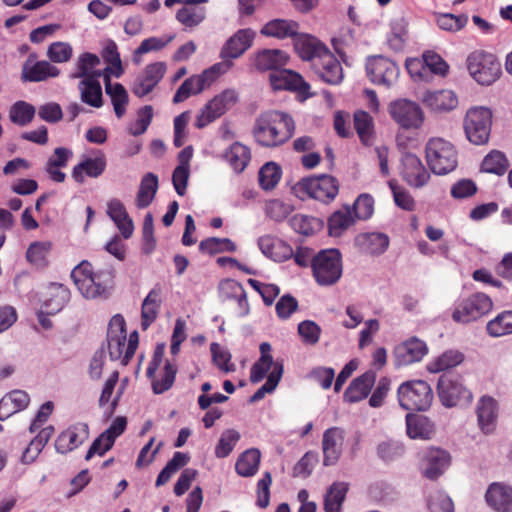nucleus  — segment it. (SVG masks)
Wrapping results in <instances>:
<instances>
[{
  "label": "nucleus",
  "instance_id": "f257e3e1",
  "mask_svg": "<svg viewBox=\"0 0 512 512\" xmlns=\"http://www.w3.org/2000/svg\"><path fill=\"white\" fill-rule=\"evenodd\" d=\"M295 123L292 117L278 110L259 114L254 122L252 135L263 147H277L287 142L294 134Z\"/></svg>",
  "mask_w": 512,
  "mask_h": 512
},
{
  "label": "nucleus",
  "instance_id": "f03ea898",
  "mask_svg": "<svg viewBox=\"0 0 512 512\" xmlns=\"http://www.w3.org/2000/svg\"><path fill=\"white\" fill-rule=\"evenodd\" d=\"M78 290L85 298L106 296L113 286L114 270L111 267L93 271L88 261H82L71 272Z\"/></svg>",
  "mask_w": 512,
  "mask_h": 512
},
{
  "label": "nucleus",
  "instance_id": "7ed1b4c3",
  "mask_svg": "<svg viewBox=\"0 0 512 512\" xmlns=\"http://www.w3.org/2000/svg\"><path fill=\"white\" fill-rule=\"evenodd\" d=\"M292 192L299 199L308 197L328 204L338 195L339 182L334 176L327 174L306 177L292 187Z\"/></svg>",
  "mask_w": 512,
  "mask_h": 512
},
{
  "label": "nucleus",
  "instance_id": "20e7f679",
  "mask_svg": "<svg viewBox=\"0 0 512 512\" xmlns=\"http://www.w3.org/2000/svg\"><path fill=\"white\" fill-rule=\"evenodd\" d=\"M427 163L433 173L446 175L458 164V154L452 143L443 138H431L426 145Z\"/></svg>",
  "mask_w": 512,
  "mask_h": 512
},
{
  "label": "nucleus",
  "instance_id": "39448f33",
  "mask_svg": "<svg viewBox=\"0 0 512 512\" xmlns=\"http://www.w3.org/2000/svg\"><path fill=\"white\" fill-rule=\"evenodd\" d=\"M399 404L405 410L425 411L433 401L430 385L423 380H411L402 383L398 388Z\"/></svg>",
  "mask_w": 512,
  "mask_h": 512
},
{
  "label": "nucleus",
  "instance_id": "423d86ee",
  "mask_svg": "<svg viewBox=\"0 0 512 512\" xmlns=\"http://www.w3.org/2000/svg\"><path fill=\"white\" fill-rule=\"evenodd\" d=\"M467 68L473 79L481 85H491L501 74V64L496 56L475 51L467 58Z\"/></svg>",
  "mask_w": 512,
  "mask_h": 512
},
{
  "label": "nucleus",
  "instance_id": "0eeeda50",
  "mask_svg": "<svg viewBox=\"0 0 512 512\" xmlns=\"http://www.w3.org/2000/svg\"><path fill=\"white\" fill-rule=\"evenodd\" d=\"M313 274L320 285L336 283L342 274L341 254L337 249L320 251L312 261Z\"/></svg>",
  "mask_w": 512,
  "mask_h": 512
},
{
  "label": "nucleus",
  "instance_id": "6e6552de",
  "mask_svg": "<svg viewBox=\"0 0 512 512\" xmlns=\"http://www.w3.org/2000/svg\"><path fill=\"white\" fill-rule=\"evenodd\" d=\"M492 123V114L488 108L476 107L468 110L464 119V130L467 139L475 144L487 143Z\"/></svg>",
  "mask_w": 512,
  "mask_h": 512
},
{
  "label": "nucleus",
  "instance_id": "1a4fd4ad",
  "mask_svg": "<svg viewBox=\"0 0 512 512\" xmlns=\"http://www.w3.org/2000/svg\"><path fill=\"white\" fill-rule=\"evenodd\" d=\"M493 308L491 298L485 293L477 292L458 304L452 313V319L461 324L476 321Z\"/></svg>",
  "mask_w": 512,
  "mask_h": 512
},
{
  "label": "nucleus",
  "instance_id": "9d476101",
  "mask_svg": "<svg viewBox=\"0 0 512 512\" xmlns=\"http://www.w3.org/2000/svg\"><path fill=\"white\" fill-rule=\"evenodd\" d=\"M438 394L442 404L446 407H453L460 402H469L472 398L471 392L463 385L461 379L452 374H444L438 381Z\"/></svg>",
  "mask_w": 512,
  "mask_h": 512
},
{
  "label": "nucleus",
  "instance_id": "9b49d317",
  "mask_svg": "<svg viewBox=\"0 0 512 512\" xmlns=\"http://www.w3.org/2000/svg\"><path fill=\"white\" fill-rule=\"evenodd\" d=\"M393 120L404 129H417L424 121V114L420 106L407 99H398L389 106Z\"/></svg>",
  "mask_w": 512,
  "mask_h": 512
},
{
  "label": "nucleus",
  "instance_id": "f8f14e48",
  "mask_svg": "<svg viewBox=\"0 0 512 512\" xmlns=\"http://www.w3.org/2000/svg\"><path fill=\"white\" fill-rule=\"evenodd\" d=\"M236 101L237 94L234 90L223 91L205 105L196 118L195 126L199 129L204 128L222 116Z\"/></svg>",
  "mask_w": 512,
  "mask_h": 512
},
{
  "label": "nucleus",
  "instance_id": "ddd939ff",
  "mask_svg": "<svg viewBox=\"0 0 512 512\" xmlns=\"http://www.w3.org/2000/svg\"><path fill=\"white\" fill-rule=\"evenodd\" d=\"M366 71L370 80L379 85L391 86L399 74L398 66L388 58L373 56L367 60Z\"/></svg>",
  "mask_w": 512,
  "mask_h": 512
},
{
  "label": "nucleus",
  "instance_id": "4468645a",
  "mask_svg": "<svg viewBox=\"0 0 512 512\" xmlns=\"http://www.w3.org/2000/svg\"><path fill=\"white\" fill-rule=\"evenodd\" d=\"M126 324L122 315H114L108 326L107 347L111 360L123 358L126 350Z\"/></svg>",
  "mask_w": 512,
  "mask_h": 512
},
{
  "label": "nucleus",
  "instance_id": "2eb2a0df",
  "mask_svg": "<svg viewBox=\"0 0 512 512\" xmlns=\"http://www.w3.org/2000/svg\"><path fill=\"white\" fill-rule=\"evenodd\" d=\"M312 69L324 82L330 85L339 84L343 79L342 66L329 49L315 58Z\"/></svg>",
  "mask_w": 512,
  "mask_h": 512
},
{
  "label": "nucleus",
  "instance_id": "dca6fc26",
  "mask_svg": "<svg viewBox=\"0 0 512 512\" xmlns=\"http://www.w3.org/2000/svg\"><path fill=\"white\" fill-rule=\"evenodd\" d=\"M426 343L417 337H411L398 344L394 349V359L397 366H408L419 362L427 354Z\"/></svg>",
  "mask_w": 512,
  "mask_h": 512
},
{
  "label": "nucleus",
  "instance_id": "f3484780",
  "mask_svg": "<svg viewBox=\"0 0 512 512\" xmlns=\"http://www.w3.org/2000/svg\"><path fill=\"white\" fill-rule=\"evenodd\" d=\"M89 438V426L86 423H76L62 431L56 438L55 449L60 454H67Z\"/></svg>",
  "mask_w": 512,
  "mask_h": 512
},
{
  "label": "nucleus",
  "instance_id": "a211bd4d",
  "mask_svg": "<svg viewBox=\"0 0 512 512\" xmlns=\"http://www.w3.org/2000/svg\"><path fill=\"white\" fill-rule=\"evenodd\" d=\"M165 71L166 65L164 62L149 64L133 82L132 92L139 98L148 95L164 77Z\"/></svg>",
  "mask_w": 512,
  "mask_h": 512
},
{
  "label": "nucleus",
  "instance_id": "6ab92c4d",
  "mask_svg": "<svg viewBox=\"0 0 512 512\" xmlns=\"http://www.w3.org/2000/svg\"><path fill=\"white\" fill-rule=\"evenodd\" d=\"M401 175L407 184L415 188L423 187L430 179V174L421 160L411 153L402 156Z\"/></svg>",
  "mask_w": 512,
  "mask_h": 512
},
{
  "label": "nucleus",
  "instance_id": "aec40b11",
  "mask_svg": "<svg viewBox=\"0 0 512 512\" xmlns=\"http://www.w3.org/2000/svg\"><path fill=\"white\" fill-rule=\"evenodd\" d=\"M344 431L338 427L327 429L322 437L323 465H335L342 453Z\"/></svg>",
  "mask_w": 512,
  "mask_h": 512
},
{
  "label": "nucleus",
  "instance_id": "412c9836",
  "mask_svg": "<svg viewBox=\"0 0 512 512\" xmlns=\"http://www.w3.org/2000/svg\"><path fill=\"white\" fill-rule=\"evenodd\" d=\"M60 70L47 61H36V55L30 54L22 67V79L30 82L45 81L49 77H56Z\"/></svg>",
  "mask_w": 512,
  "mask_h": 512
},
{
  "label": "nucleus",
  "instance_id": "4be33fe9",
  "mask_svg": "<svg viewBox=\"0 0 512 512\" xmlns=\"http://www.w3.org/2000/svg\"><path fill=\"white\" fill-rule=\"evenodd\" d=\"M450 460V455L445 450L440 448L428 449L423 459V475L430 480L437 479L448 468Z\"/></svg>",
  "mask_w": 512,
  "mask_h": 512
},
{
  "label": "nucleus",
  "instance_id": "5701e85b",
  "mask_svg": "<svg viewBox=\"0 0 512 512\" xmlns=\"http://www.w3.org/2000/svg\"><path fill=\"white\" fill-rule=\"evenodd\" d=\"M485 499L487 504L498 512H512V487L495 482L488 487Z\"/></svg>",
  "mask_w": 512,
  "mask_h": 512
},
{
  "label": "nucleus",
  "instance_id": "b1692460",
  "mask_svg": "<svg viewBox=\"0 0 512 512\" xmlns=\"http://www.w3.org/2000/svg\"><path fill=\"white\" fill-rule=\"evenodd\" d=\"M100 65V58L93 53L85 52L81 54L75 63V71L70 75L72 79L81 78L87 79L89 77L100 78L107 75L111 71L110 67L105 68L104 71L96 69Z\"/></svg>",
  "mask_w": 512,
  "mask_h": 512
},
{
  "label": "nucleus",
  "instance_id": "393cba45",
  "mask_svg": "<svg viewBox=\"0 0 512 512\" xmlns=\"http://www.w3.org/2000/svg\"><path fill=\"white\" fill-rule=\"evenodd\" d=\"M255 32L251 29H241L228 39L221 50L225 59H235L241 56L252 44Z\"/></svg>",
  "mask_w": 512,
  "mask_h": 512
},
{
  "label": "nucleus",
  "instance_id": "a878e982",
  "mask_svg": "<svg viewBox=\"0 0 512 512\" xmlns=\"http://www.w3.org/2000/svg\"><path fill=\"white\" fill-rule=\"evenodd\" d=\"M258 246L262 253L276 262H282L293 256V249L283 240L265 235L259 238Z\"/></svg>",
  "mask_w": 512,
  "mask_h": 512
},
{
  "label": "nucleus",
  "instance_id": "bb28decb",
  "mask_svg": "<svg viewBox=\"0 0 512 512\" xmlns=\"http://www.w3.org/2000/svg\"><path fill=\"white\" fill-rule=\"evenodd\" d=\"M498 407L496 401L489 396H483L476 407L478 424L485 434L492 433L496 428Z\"/></svg>",
  "mask_w": 512,
  "mask_h": 512
},
{
  "label": "nucleus",
  "instance_id": "cd10ccee",
  "mask_svg": "<svg viewBox=\"0 0 512 512\" xmlns=\"http://www.w3.org/2000/svg\"><path fill=\"white\" fill-rule=\"evenodd\" d=\"M288 59V55L282 50L263 49L255 54L253 65L258 71L273 70L276 72L287 64Z\"/></svg>",
  "mask_w": 512,
  "mask_h": 512
},
{
  "label": "nucleus",
  "instance_id": "c85d7f7f",
  "mask_svg": "<svg viewBox=\"0 0 512 512\" xmlns=\"http://www.w3.org/2000/svg\"><path fill=\"white\" fill-rule=\"evenodd\" d=\"M293 40L294 47L298 55L303 60L310 61L311 66L314 64L316 57L328 50L324 44L308 34L297 33Z\"/></svg>",
  "mask_w": 512,
  "mask_h": 512
},
{
  "label": "nucleus",
  "instance_id": "c756f323",
  "mask_svg": "<svg viewBox=\"0 0 512 512\" xmlns=\"http://www.w3.org/2000/svg\"><path fill=\"white\" fill-rule=\"evenodd\" d=\"M375 380L376 374L372 370H369L355 378L344 393L345 401L355 403L365 399L369 395Z\"/></svg>",
  "mask_w": 512,
  "mask_h": 512
},
{
  "label": "nucleus",
  "instance_id": "7c9ffc66",
  "mask_svg": "<svg viewBox=\"0 0 512 512\" xmlns=\"http://www.w3.org/2000/svg\"><path fill=\"white\" fill-rule=\"evenodd\" d=\"M423 103L434 112H448L456 108L458 99L451 90L428 91L423 96Z\"/></svg>",
  "mask_w": 512,
  "mask_h": 512
},
{
  "label": "nucleus",
  "instance_id": "2f4dec72",
  "mask_svg": "<svg viewBox=\"0 0 512 512\" xmlns=\"http://www.w3.org/2000/svg\"><path fill=\"white\" fill-rule=\"evenodd\" d=\"M269 79L274 90L303 91L308 87L301 75L292 70L280 69L272 72Z\"/></svg>",
  "mask_w": 512,
  "mask_h": 512
},
{
  "label": "nucleus",
  "instance_id": "473e14b6",
  "mask_svg": "<svg viewBox=\"0 0 512 512\" xmlns=\"http://www.w3.org/2000/svg\"><path fill=\"white\" fill-rule=\"evenodd\" d=\"M161 296L162 288L157 284L143 300L141 307V327L143 330H147L157 319L162 303Z\"/></svg>",
  "mask_w": 512,
  "mask_h": 512
},
{
  "label": "nucleus",
  "instance_id": "72a5a7b5",
  "mask_svg": "<svg viewBox=\"0 0 512 512\" xmlns=\"http://www.w3.org/2000/svg\"><path fill=\"white\" fill-rule=\"evenodd\" d=\"M219 293L223 299L236 300L239 307L242 309V315L249 313L246 291L239 282L232 279L221 281L219 284Z\"/></svg>",
  "mask_w": 512,
  "mask_h": 512
},
{
  "label": "nucleus",
  "instance_id": "f704fd0d",
  "mask_svg": "<svg viewBox=\"0 0 512 512\" xmlns=\"http://www.w3.org/2000/svg\"><path fill=\"white\" fill-rule=\"evenodd\" d=\"M105 92L111 98L115 115L118 118H122L126 112V107L129 102V96L126 89L120 83L112 84L110 76L105 75Z\"/></svg>",
  "mask_w": 512,
  "mask_h": 512
},
{
  "label": "nucleus",
  "instance_id": "c9c22d12",
  "mask_svg": "<svg viewBox=\"0 0 512 512\" xmlns=\"http://www.w3.org/2000/svg\"><path fill=\"white\" fill-rule=\"evenodd\" d=\"M78 88L80 90L81 100L95 108L103 105L102 87L99 78L89 77L80 81Z\"/></svg>",
  "mask_w": 512,
  "mask_h": 512
},
{
  "label": "nucleus",
  "instance_id": "e433bc0d",
  "mask_svg": "<svg viewBox=\"0 0 512 512\" xmlns=\"http://www.w3.org/2000/svg\"><path fill=\"white\" fill-rule=\"evenodd\" d=\"M299 25L297 22L283 19H274L266 23L261 29V34L278 39L291 37L294 39L298 33Z\"/></svg>",
  "mask_w": 512,
  "mask_h": 512
},
{
  "label": "nucleus",
  "instance_id": "4c0bfd02",
  "mask_svg": "<svg viewBox=\"0 0 512 512\" xmlns=\"http://www.w3.org/2000/svg\"><path fill=\"white\" fill-rule=\"evenodd\" d=\"M157 190V175L152 172L145 174L141 179L139 190L136 195V206L140 209L148 207L154 200Z\"/></svg>",
  "mask_w": 512,
  "mask_h": 512
},
{
  "label": "nucleus",
  "instance_id": "58836bf2",
  "mask_svg": "<svg viewBox=\"0 0 512 512\" xmlns=\"http://www.w3.org/2000/svg\"><path fill=\"white\" fill-rule=\"evenodd\" d=\"M106 161L103 157L87 158L73 168L72 177L78 183L84 182V175L99 177L105 170Z\"/></svg>",
  "mask_w": 512,
  "mask_h": 512
},
{
  "label": "nucleus",
  "instance_id": "ea45409f",
  "mask_svg": "<svg viewBox=\"0 0 512 512\" xmlns=\"http://www.w3.org/2000/svg\"><path fill=\"white\" fill-rule=\"evenodd\" d=\"M407 434L412 439H430L433 432V424L427 417L407 414Z\"/></svg>",
  "mask_w": 512,
  "mask_h": 512
},
{
  "label": "nucleus",
  "instance_id": "a19ab883",
  "mask_svg": "<svg viewBox=\"0 0 512 512\" xmlns=\"http://www.w3.org/2000/svg\"><path fill=\"white\" fill-rule=\"evenodd\" d=\"M357 243L366 253L380 255L388 248L389 237L384 233H366L357 237Z\"/></svg>",
  "mask_w": 512,
  "mask_h": 512
},
{
  "label": "nucleus",
  "instance_id": "79ce46f5",
  "mask_svg": "<svg viewBox=\"0 0 512 512\" xmlns=\"http://www.w3.org/2000/svg\"><path fill=\"white\" fill-rule=\"evenodd\" d=\"M209 84L206 82L202 74L195 75L186 79L176 91L173 97V103H181L191 95L201 93Z\"/></svg>",
  "mask_w": 512,
  "mask_h": 512
},
{
  "label": "nucleus",
  "instance_id": "37998d69",
  "mask_svg": "<svg viewBox=\"0 0 512 512\" xmlns=\"http://www.w3.org/2000/svg\"><path fill=\"white\" fill-rule=\"evenodd\" d=\"M261 454L256 448H251L243 452L238 458L235 469L243 477L253 476L259 467Z\"/></svg>",
  "mask_w": 512,
  "mask_h": 512
},
{
  "label": "nucleus",
  "instance_id": "c03bdc74",
  "mask_svg": "<svg viewBox=\"0 0 512 512\" xmlns=\"http://www.w3.org/2000/svg\"><path fill=\"white\" fill-rule=\"evenodd\" d=\"M225 158L232 168L236 172L240 173L246 168L250 161V150L247 146L239 142H235L225 153Z\"/></svg>",
  "mask_w": 512,
  "mask_h": 512
},
{
  "label": "nucleus",
  "instance_id": "a18cd8bd",
  "mask_svg": "<svg viewBox=\"0 0 512 512\" xmlns=\"http://www.w3.org/2000/svg\"><path fill=\"white\" fill-rule=\"evenodd\" d=\"M51 298L44 305L47 315L59 312L69 300V290L62 284L51 283L49 286Z\"/></svg>",
  "mask_w": 512,
  "mask_h": 512
},
{
  "label": "nucleus",
  "instance_id": "49530a36",
  "mask_svg": "<svg viewBox=\"0 0 512 512\" xmlns=\"http://www.w3.org/2000/svg\"><path fill=\"white\" fill-rule=\"evenodd\" d=\"M354 223L351 209L346 206L334 212L328 220V228L331 236L338 237Z\"/></svg>",
  "mask_w": 512,
  "mask_h": 512
},
{
  "label": "nucleus",
  "instance_id": "de8ad7c7",
  "mask_svg": "<svg viewBox=\"0 0 512 512\" xmlns=\"http://www.w3.org/2000/svg\"><path fill=\"white\" fill-rule=\"evenodd\" d=\"M347 490L345 483L332 484L324 498L325 512H340Z\"/></svg>",
  "mask_w": 512,
  "mask_h": 512
},
{
  "label": "nucleus",
  "instance_id": "09e8293b",
  "mask_svg": "<svg viewBox=\"0 0 512 512\" xmlns=\"http://www.w3.org/2000/svg\"><path fill=\"white\" fill-rule=\"evenodd\" d=\"M36 109L33 105L25 101H17L9 111L10 120L19 126L28 125L34 118Z\"/></svg>",
  "mask_w": 512,
  "mask_h": 512
},
{
  "label": "nucleus",
  "instance_id": "8fccbe9b",
  "mask_svg": "<svg viewBox=\"0 0 512 512\" xmlns=\"http://www.w3.org/2000/svg\"><path fill=\"white\" fill-rule=\"evenodd\" d=\"M487 332L492 337L512 334V311H504L489 321Z\"/></svg>",
  "mask_w": 512,
  "mask_h": 512
},
{
  "label": "nucleus",
  "instance_id": "3c124183",
  "mask_svg": "<svg viewBox=\"0 0 512 512\" xmlns=\"http://www.w3.org/2000/svg\"><path fill=\"white\" fill-rule=\"evenodd\" d=\"M283 374V365L279 362H277L274 365V369L268 374L267 381L264 385H262L251 397H250V403H255L260 401L265 397L267 393H272Z\"/></svg>",
  "mask_w": 512,
  "mask_h": 512
},
{
  "label": "nucleus",
  "instance_id": "603ef678",
  "mask_svg": "<svg viewBox=\"0 0 512 512\" xmlns=\"http://www.w3.org/2000/svg\"><path fill=\"white\" fill-rule=\"evenodd\" d=\"M281 178V168L274 162H268L259 171V184L264 190H272Z\"/></svg>",
  "mask_w": 512,
  "mask_h": 512
},
{
  "label": "nucleus",
  "instance_id": "864d4df0",
  "mask_svg": "<svg viewBox=\"0 0 512 512\" xmlns=\"http://www.w3.org/2000/svg\"><path fill=\"white\" fill-rule=\"evenodd\" d=\"M50 249V242H34L28 247L26 258L28 262L38 268L45 267L47 265V256Z\"/></svg>",
  "mask_w": 512,
  "mask_h": 512
},
{
  "label": "nucleus",
  "instance_id": "5fc2aeb1",
  "mask_svg": "<svg viewBox=\"0 0 512 512\" xmlns=\"http://www.w3.org/2000/svg\"><path fill=\"white\" fill-rule=\"evenodd\" d=\"M482 171L502 175L508 168V161L500 151L490 152L482 162Z\"/></svg>",
  "mask_w": 512,
  "mask_h": 512
},
{
  "label": "nucleus",
  "instance_id": "6e6d98bb",
  "mask_svg": "<svg viewBox=\"0 0 512 512\" xmlns=\"http://www.w3.org/2000/svg\"><path fill=\"white\" fill-rule=\"evenodd\" d=\"M463 361V355L454 350H449L439 356L429 364V371L438 373L440 371L453 368Z\"/></svg>",
  "mask_w": 512,
  "mask_h": 512
},
{
  "label": "nucleus",
  "instance_id": "4d7b16f0",
  "mask_svg": "<svg viewBox=\"0 0 512 512\" xmlns=\"http://www.w3.org/2000/svg\"><path fill=\"white\" fill-rule=\"evenodd\" d=\"M354 127L365 145H369L372 139V117L365 111L354 114Z\"/></svg>",
  "mask_w": 512,
  "mask_h": 512
},
{
  "label": "nucleus",
  "instance_id": "13d9d810",
  "mask_svg": "<svg viewBox=\"0 0 512 512\" xmlns=\"http://www.w3.org/2000/svg\"><path fill=\"white\" fill-rule=\"evenodd\" d=\"M199 249L202 252L216 254L224 251L234 252L236 250V245L228 238L212 237L201 241L199 244Z\"/></svg>",
  "mask_w": 512,
  "mask_h": 512
},
{
  "label": "nucleus",
  "instance_id": "bf43d9fd",
  "mask_svg": "<svg viewBox=\"0 0 512 512\" xmlns=\"http://www.w3.org/2000/svg\"><path fill=\"white\" fill-rule=\"evenodd\" d=\"M240 439V433L234 429H227L225 430L220 439L219 442L215 448V455L218 458H225L227 457L233 450L235 444Z\"/></svg>",
  "mask_w": 512,
  "mask_h": 512
},
{
  "label": "nucleus",
  "instance_id": "052dcab7",
  "mask_svg": "<svg viewBox=\"0 0 512 512\" xmlns=\"http://www.w3.org/2000/svg\"><path fill=\"white\" fill-rule=\"evenodd\" d=\"M176 18L183 25L187 27H194L201 23L205 18V9L194 6H185L177 12Z\"/></svg>",
  "mask_w": 512,
  "mask_h": 512
},
{
  "label": "nucleus",
  "instance_id": "680f3d73",
  "mask_svg": "<svg viewBox=\"0 0 512 512\" xmlns=\"http://www.w3.org/2000/svg\"><path fill=\"white\" fill-rule=\"evenodd\" d=\"M291 227L298 233L303 235H311L319 226L318 220L302 214H296L289 220Z\"/></svg>",
  "mask_w": 512,
  "mask_h": 512
},
{
  "label": "nucleus",
  "instance_id": "e2e57ef3",
  "mask_svg": "<svg viewBox=\"0 0 512 512\" xmlns=\"http://www.w3.org/2000/svg\"><path fill=\"white\" fill-rule=\"evenodd\" d=\"M292 211L293 207L291 205L278 199L268 201L265 207L266 215L276 222H281L286 219Z\"/></svg>",
  "mask_w": 512,
  "mask_h": 512
},
{
  "label": "nucleus",
  "instance_id": "0e129e2a",
  "mask_svg": "<svg viewBox=\"0 0 512 512\" xmlns=\"http://www.w3.org/2000/svg\"><path fill=\"white\" fill-rule=\"evenodd\" d=\"M177 367L176 365L166 362L164 366V373L160 380L153 381L152 389L155 394H161L167 390H169L176 377Z\"/></svg>",
  "mask_w": 512,
  "mask_h": 512
},
{
  "label": "nucleus",
  "instance_id": "69168bd1",
  "mask_svg": "<svg viewBox=\"0 0 512 512\" xmlns=\"http://www.w3.org/2000/svg\"><path fill=\"white\" fill-rule=\"evenodd\" d=\"M389 186L392 190L395 204L403 210L413 211L415 201L411 194L406 189L398 186L394 181H390Z\"/></svg>",
  "mask_w": 512,
  "mask_h": 512
},
{
  "label": "nucleus",
  "instance_id": "338daca9",
  "mask_svg": "<svg viewBox=\"0 0 512 512\" xmlns=\"http://www.w3.org/2000/svg\"><path fill=\"white\" fill-rule=\"evenodd\" d=\"M213 362L222 371L229 373L235 371V365L230 363L231 354L224 350L218 343H212L210 346Z\"/></svg>",
  "mask_w": 512,
  "mask_h": 512
},
{
  "label": "nucleus",
  "instance_id": "774afa93",
  "mask_svg": "<svg viewBox=\"0 0 512 512\" xmlns=\"http://www.w3.org/2000/svg\"><path fill=\"white\" fill-rule=\"evenodd\" d=\"M428 508L431 512H454L453 501L448 495L441 492L430 496Z\"/></svg>",
  "mask_w": 512,
  "mask_h": 512
}]
</instances>
